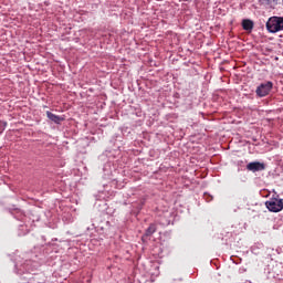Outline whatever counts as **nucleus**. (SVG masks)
<instances>
[{"mask_svg": "<svg viewBox=\"0 0 283 283\" xmlns=\"http://www.w3.org/2000/svg\"><path fill=\"white\" fill-rule=\"evenodd\" d=\"M266 209L272 213H280L283 209V200L272 197L270 200L265 202Z\"/></svg>", "mask_w": 283, "mask_h": 283, "instance_id": "obj_1", "label": "nucleus"}, {"mask_svg": "<svg viewBox=\"0 0 283 283\" xmlns=\"http://www.w3.org/2000/svg\"><path fill=\"white\" fill-rule=\"evenodd\" d=\"M265 28L270 34H275L277 32H282L280 27V17H271L266 21Z\"/></svg>", "mask_w": 283, "mask_h": 283, "instance_id": "obj_2", "label": "nucleus"}, {"mask_svg": "<svg viewBox=\"0 0 283 283\" xmlns=\"http://www.w3.org/2000/svg\"><path fill=\"white\" fill-rule=\"evenodd\" d=\"M271 90H273V82L262 83L256 87V96L264 98V96H269Z\"/></svg>", "mask_w": 283, "mask_h": 283, "instance_id": "obj_3", "label": "nucleus"}, {"mask_svg": "<svg viewBox=\"0 0 283 283\" xmlns=\"http://www.w3.org/2000/svg\"><path fill=\"white\" fill-rule=\"evenodd\" d=\"M247 169H248V171H253V172L264 171V169H266V166L264 165V163L252 161L247 165Z\"/></svg>", "mask_w": 283, "mask_h": 283, "instance_id": "obj_4", "label": "nucleus"}, {"mask_svg": "<svg viewBox=\"0 0 283 283\" xmlns=\"http://www.w3.org/2000/svg\"><path fill=\"white\" fill-rule=\"evenodd\" d=\"M241 25H242L243 30H245V32H252L254 23H253V20L244 19V20H242Z\"/></svg>", "mask_w": 283, "mask_h": 283, "instance_id": "obj_5", "label": "nucleus"}, {"mask_svg": "<svg viewBox=\"0 0 283 283\" xmlns=\"http://www.w3.org/2000/svg\"><path fill=\"white\" fill-rule=\"evenodd\" d=\"M46 116L50 120H52L53 123H63L64 118L57 115H54L52 112L48 111L46 112Z\"/></svg>", "mask_w": 283, "mask_h": 283, "instance_id": "obj_6", "label": "nucleus"}, {"mask_svg": "<svg viewBox=\"0 0 283 283\" xmlns=\"http://www.w3.org/2000/svg\"><path fill=\"white\" fill-rule=\"evenodd\" d=\"M154 233H156V224L151 223V224L147 228V230H146V232H145V235H146L147 238H149V235H154Z\"/></svg>", "mask_w": 283, "mask_h": 283, "instance_id": "obj_7", "label": "nucleus"}, {"mask_svg": "<svg viewBox=\"0 0 283 283\" xmlns=\"http://www.w3.org/2000/svg\"><path fill=\"white\" fill-rule=\"evenodd\" d=\"M272 0H258V3H260V6H270Z\"/></svg>", "mask_w": 283, "mask_h": 283, "instance_id": "obj_8", "label": "nucleus"}, {"mask_svg": "<svg viewBox=\"0 0 283 283\" xmlns=\"http://www.w3.org/2000/svg\"><path fill=\"white\" fill-rule=\"evenodd\" d=\"M279 23L281 27V31L283 30V17H279Z\"/></svg>", "mask_w": 283, "mask_h": 283, "instance_id": "obj_9", "label": "nucleus"}]
</instances>
